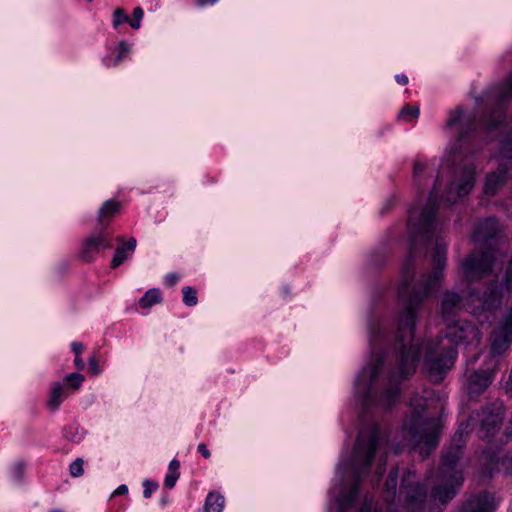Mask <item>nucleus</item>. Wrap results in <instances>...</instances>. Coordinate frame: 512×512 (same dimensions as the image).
I'll use <instances>...</instances> for the list:
<instances>
[{
    "mask_svg": "<svg viewBox=\"0 0 512 512\" xmlns=\"http://www.w3.org/2000/svg\"><path fill=\"white\" fill-rule=\"evenodd\" d=\"M512 342V308L494 329L492 334L491 351L493 354L503 353Z\"/></svg>",
    "mask_w": 512,
    "mask_h": 512,
    "instance_id": "f8f14e48",
    "label": "nucleus"
},
{
    "mask_svg": "<svg viewBox=\"0 0 512 512\" xmlns=\"http://www.w3.org/2000/svg\"><path fill=\"white\" fill-rule=\"evenodd\" d=\"M85 378L78 372L67 375L63 382H53L49 391L47 407L50 411H57L61 403L74 391L82 386Z\"/></svg>",
    "mask_w": 512,
    "mask_h": 512,
    "instance_id": "6e6552de",
    "label": "nucleus"
},
{
    "mask_svg": "<svg viewBox=\"0 0 512 512\" xmlns=\"http://www.w3.org/2000/svg\"><path fill=\"white\" fill-rule=\"evenodd\" d=\"M135 248V238H131L127 242L122 243L121 246L117 247L111 263L112 268L120 266L134 252Z\"/></svg>",
    "mask_w": 512,
    "mask_h": 512,
    "instance_id": "6ab92c4d",
    "label": "nucleus"
},
{
    "mask_svg": "<svg viewBox=\"0 0 512 512\" xmlns=\"http://www.w3.org/2000/svg\"><path fill=\"white\" fill-rule=\"evenodd\" d=\"M123 23H129V16L123 8H116L113 12L112 25L116 29Z\"/></svg>",
    "mask_w": 512,
    "mask_h": 512,
    "instance_id": "393cba45",
    "label": "nucleus"
},
{
    "mask_svg": "<svg viewBox=\"0 0 512 512\" xmlns=\"http://www.w3.org/2000/svg\"><path fill=\"white\" fill-rule=\"evenodd\" d=\"M445 336L454 344L478 345L482 334L474 324L457 320L447 323Z\"/></svg>",
    "mask_w": 512,
    "mask_h": 512,
    "instance_id": "1a4fd4ad",
    "label": "nucleus"
},
{
    "mask_svg": "<svg viewBox=\"0 0 512 512\" xmlns=\"http://www.w3.org/2000/svg\"><path fill=\"white\" fill-rule=\"evenodd\" d=\"M89 371L92 375H98L100 373L98 360L96 359L95 356H91L89 358Z\"/></svg>",
    "mask_w": 512,
    "mask_h": 512,
    "instance_id": "473e14b6",
    "label": "nucleus"
},
{
    "mask_svg": "<svg viewBox=\"0 0 512 512\" xmlns=\"http://www.w3.org/2000/svg\"><path fill=\"white\" fill-rule=\"evenodd\" d=\"M414 471L408 470L402 478V490L406 494L408 505L414 510L422 511L426 499V488L415 482Z\"/></svg>",
    "mask_w": 512,
    "mask_h": 512,
    "instance_id": "9b49d317",
    "label": "nucleus"
},
{
    "mask_svg": "<svg viewBox=\"0 0 512 512\" xmlns=\"http://www.w3.org/2000/svg\"><path fill=\"white\" fill-rule=\"evenodd\" d=\"M470 424L461 423L451 445L442 456L439 475L432 489V497L445 504L457 493L463 483L462 471L458 468L461 450L464 446L463 435L468 433Z\"/></svg>",
    "mask_w": 512,
    "mask_h": 512,
    "instance_id": "20e7f679",
    "label": "nucleus"
},
{
    "mask_svg": "<svg viewBox=\"0 0 512 512\" xmlns=\"http://www.w3.org/2000/svg\"><path fill=\"white\" fill-rule=\"evenodd\" d=\"M197 449L202 454L203 457H205V458H209L210 457V451L207 449L205 444L200 443L198 445Z\"/></svg>",
    "mask_w": 512,
    "mask_h": 512,
    "instance_id": "c9c22d12",
    "label": "nucleus"
},
{
    "mask_svg": "<svg viewBox=\"0 0 512 512\" xmlns=\"http://www.w3.org/2000/svg\"><path fill=\"white\" fill-rule=\"evenodd\" d=\"M499 231V223L494 218H488L480 221L475 229L473 239L475 242L482 243L494 238Z\"/></svg>",
    "mask_w": 512,
    "mask_h": 512,
    "instance_id": "f3484780",
    "label": "nucleus"
},
{
    "mask_svg": "<svg viewBox=\"0 0 512 512\" xmlns=\"http://www.w3.org/2000/svg\"><path fill=\"white\" fill-rule=\"evenodd\" d=\"M225 504L224 497L217 492H210L205 501L206 512H221Z\"/></svg>",
    "mask_w": 512,
    "mask_h": 512,
    "instance_id": "412c9836",
    "label": "nucleus"
},
{
    "mask_svg": "<svg viewBox=\"0 0 512 512\" xmlns=\"http://www.w3.org/2000/svg\"><path fill=\"white\" fill-rule=\"evenodd\" d=\"M218 0H196V4L199 6V7H204V6H207V5H213L217 2Z\"/></svg>",
    "mask_w": 512,
    "mask_h": 512,
    "instance_id": "a19ab883",
    "label": "nucleus"
},
{
    "mask_svg": "<svg viewBox=\"0 0 512 512\" xmlns=\"http://www.w3.org/2000/svg\"><path fill=\"white\" fill-rule=\"evenodd\" d=\"M179 466H180V463L179 461L177 460H172L170 463H169V472H179L178 469H179Z\"/></svg>",
    "mask_w": 512,
    "mask_h": 512,
    "instance_id": "ea45409f",
    "label": "nucleus"
},
{
    "mask_svg": "<svg viewBox=\"0 0 512 512\" xmlns=\"http://www.w3.org/2000/svg\"><path fill=\"white\" fill-rule=\"evenodd\" d=\"M464 307L463 296L453 291H447L443 295L441 314L445 322L454 321V318Z\"/></svg>",
    "mask_w": 512,
    "mask_h": 512,
    "instance_id": "2eb2a0df",
    "label": "nucleus"
},
{
    "mask_svg": "<svg viewBox=\"0 0 512 512\" xmlns=\"http://www.w3.org/2000/svg\"><path fill=\"white\" fill-rule=\"evenodd\" d=\"M419 116V107L418 106H404L400 113L399 118L404 120H409L411 118H417Z\"/></svg>",
    "mask_w": 512,
    "mask_h": 512,
    "instance_id": "a878e982",
    "label": "nucleus"
},
{
    "mask_svg": "<svg viewBox=\"0 0 512 512\" xmlns=\"http://www.w3.org/2000/svg\"><path fill=\"white\" fill-rule=\"evenodd\" d=\"M384 334V330L381 324L376 323L370 326L369 328V341L371 346L374 345L378 336H382Z\"/></svg>",
    "mask_w": 512,
    "mask_h": 512,
    "instance_id": "c85d7f7f",
    "label": "nucleus"
},
{
    "mask_svg": "<svg viewBox=\"0 0 512 512\" xmlns=\"http://www.w3.org/2000/svg\"><path fill=\"white\" fill-rule=\"evenodd\" d=\"M493 262L491 250L474 251L461 263L460 270L467 282H474L491 274Z\"/></svg>",
    "mask_w": 512,
    "mask_h": 512,
    "instance_id": "423d86ee",
    "label": "nucleus"
},
{
    "mask_svg": "<svg viewBox=\"0 0 512 512\" xmlns=\"http://www.w3.org/2000/svg\"><path fill=\"white\" fill-rule=\"evenodd\" d=\"M511 102L512 73L477 98L479 108L490 110L482 122H477L476 114L466 112L461 106L449 111L445 130L453 139L446 149L443 164L454 168V175L448 178L443 171H438L426 206L409 210L408 225L414 235L401 269L398 297L404 308L398 321H415L417 307L439 287L446 265V244L437 236L440 229L436 210L451 206L471 192L476 179L474 137L481 127L489 131L497 129Z\"/></svg>",
    "mask_w": 512,
    "mask_h": 512,
    "instance_id": "f257e3e1",
    "label": "nucleus"
},
{
    "mask_svg": "<svg viewBox=\"0 0 512 512\" xmlns=\"http://www.w3.org/2000/svg\"><path fill=\"white\" fill-rule=\"evenodd\" d=\"M395 80L400 85H406L408 83V77L404 74H397Z\"/></svg>",
    "mask_w": 512,
    "mask_h": 512,
    "instance_id": "4c0bfd02",
    "label": "nucleus"
},
{
    "mask_svg": "<svg viewBox=\"0 0 512 512\" xmlns=\"http://www.w3.org/2000/svg\"><path fill=\"white\" fill-rule=\"evenodd\" d=\"M480 416L481 429L485 432L482 438L493 436L500 428L503 420V408L501 404H493L485 408Z\"/></svg>",
    "mask_w": 512,
    "mask_h": 512,
    "instance_id": "4468645a",
    "label": "nucleus"
},
{
    "mask_svg": "<svg viewBox=\"0 0 512 512\" xmlns=\"http://www.w3.org/2000/svg\"><path fill=\"white\" fill-rule=\"evenodd\" d=\"M385 439L377 424L362 428L351 456L338 466L340 478L337 501L339 512H345L354 505L360 481L369 472L374 459H378L377 481L384 473L386 464Z\"/></svg>",
    "mask_w": 512,
    "mask_h": 512,
    "instance_id": "f03ea898",
    "label": "nucleus"
},
{
    "mask_svg": "<svg viewBox=\"0 0 512 512\" xmlns=\"http://www.w3.org/2000/svg\"><path fill=\"white\" fill-rule=\"evenodd\" d=\"M160 300H161L160 291L158 289H150L140 299L139 304L142 308H149L152 305L159 303Z\"/></svg>",
    "mask_w": 512,
    "mask_h": 512,
    "instance_id": "b1692460",
    "label": "nucleus"
},
{
    "mask_svg": "<svg viewBox=\"0 0 512 512\" xmlns=\"http://www.w3.org/2000/svg\"><path fill=\"white\" fill-rule=\"evenodd\" d=\"M83 473H84L83 460L81 458H77L70 465V474L73 477H79V476L83 475Z\"/></svg>",
    "mask_w": 512,
    "mask_h": 512,
    "instance_id": "c756f323",
    "label": "nucleus"
},
{
    "mask_svg": "<svg viewBox=\"0 0 512 512\" xmlns=\"http://www.w3.org/2000/svg\"><path fill=\"white\" fill-rule=\"evenodd\" d=\"M183 302L187 306H195L197 304L196 291L193 288L189 286L183 288Z\"/></svg>",
    "mask_w": 512,
    "mask_h": 512,
    "instance_id": "bb28decb",
    "label": "nucleus"
},
{
    "mask_svg": "<svg viewBox=\"0 0 512 512\" xmlns=\"http://www.w3.org/2000/svg\"><path fill=\"white\" fill-rule=\"evenodd\" d=\"M120 210V203L115 200H107L100 208L98 213V221L104 226L105 222L116 215Z\"/></svg>",
    "mask_w": 512,
    "mask_h": 512,
    "instance_id": "aec40b11",
    "label": "nucleus"
},
{
    "mask_svg": "<svg viewBox=\"0 0 512 512\" xmlns=\"http://www.w3.org/2000/svg\"><path fill=\"white\" fill-rule=\"evenodd\" d=\"M144 12L141 7H136L133 10V18H129V24L133 29H139L141 26V20L143 18Z\"/></svg>",
    "mask_w": 512,
    "mask_h": 512,
    "instance_id": "cd10ccee",
    "label": "nucleus"
},
{
    "mask_svg": "<svg viewBox=\"0 0 512 512\" xmlns=\"http://www.w3.org/2000/svg\"><path fill=\"white\" fill-rule=\"evenodd\" d=\"M360 512H381V511H378V510L372 511V503L370 501H368L367 499H365V502H364Z\"/></svg>",
    "mask_w": 512,
    "mask_h": 512,
    "instance_id": "e433bc0d",
    "label": "nucleus"
},
{
    "mask_svg": "<svg viewBox=\"0 0 512 512\" xmlns=\"http://www.w3.org/2000/svg\"><path fill=\"white\" fill-rule=\"evenodd\" d=\"M179 279V276L176 273H169L165 277V282L168 286H174Z\"/></svg>",
    "mask_w": 512,
    "mask_h": 512,
    "instance_id": "72a5a7b5",
    "label": "nucleus"
},
{
    "mask_svg": "<svg viewBox=\"0 0 512 512\" xmlns=\"http://www.w3.org/2000/svg\"><path fill=\"white\" fill-rule=\"evenodd\" d=\"M49 512H64V511L61 509H53V510H50Z\"/></svg>",
    "mask_w": 512,
    "mask_h": 512,
    "instance_id": "a18cd8bd",
    "label": "nucleus"
},
{
    "mask_svg": "<svg viewBox=\"0 0 512 512\" xmlns=\"http://www.w3.org/2000/svg\"><path fill=\"white\" fill-rule=\"evenodd\" d=\"M128 492V487L124 484L120 485L115 491L114 495H124Z\"/></svg>",
    "mask_w": 512,
    "mask_h": 512,
    "instance_id": "79ce46f5",
    "label": "nucleus"
},
{
    "mask_svg": "<svg viewBox=\"0 0 512 512\" xmlns=\"http://www.w3.org/2000/svg\"><path fill=\"white\" fill-rule=\"evenodd\" d=\"M502 464H503V466H505V468H506L507 470H510L509 472L511 473V472H512V455H511V456H509V457H507V458H505V459L503 460V463H502Z\"/></svg>",
    "mask_w": 512,
    "mask_h": 512,
    "instance_id": "37998d69",
    "label": "nucleus"
},
{
    "mask_svg": "<svg viewBox=\"0 0 512 512\" xmlns=\"http://www.w3.org/2000/svg\"><path fill=\"white\" fill-rule=\"evenodd\" d=\"M130 52V47L125 41H120L118 44V54L115 58H107L104 60L107 67H115L119 65L126 55Z\"/></svg>",
    "mask_w": 512,
    "mask_h": 512,
    "instance_id": "4be33fe9",
    "label": "nucleus"
},
{
    "mask_svg": "<svg viewBox=\"0 0 512 512\" xmlns=\"http://www.w3.org/2000/svg\"><path fill=\"white\" fill-rule=\"evenodd\" d=\"M467 305L470 307L471 313L478 318L479 323L483 324L490 320L493 311L500 305V295L497 288L492 285L483 296L470 292L467 297Z\"/></svg>",
    "mask_w": 512,
    "mask_h": 512,
    "instance_id": "0eeeda50",
    "label": "nucleus"
},
{
    "mask_svg": "<svg viewBox=\"0 0 512 512\" xmlns=\"http://www.w3.org/2000/svg\"><path fill=\"white\" fill-rule=\"evenodd\" d=\"M512 171V129L506 132L500 142L498 167L486 176L484 195L492 197L504 185Z\"/></svg>",
    "mask_w": 512,
    "mask_h": 512,
    "instance_id": "39448f33",
    "label": "nucleus"
},
{
    "mask_svg": "<svg viewBox=\"0 0 512 512\" xmlns=\"http://www.w3.org/2000/svg\"><path fill=\"white\" fill-rule=\"evenodd\" d=\"M111 247V236L103 227L84 239L79 256L85 262H92L102 249H110Z\"/></svg>",
    "mask_w": 512,
    "mask_h": 512,
    "instance_id": "9d476101",
    "label": "nucleus"
},
{
    "mask_svg": "<svg viewBox=\"0 0 512 512\" xmlns=\"http://www.w3.org/2000/svg\"><path fill=\"white\" fill-rule=\"evenodd\" d=\"M74 365L78 370H83L85 367L83 359L79 356H75Z\"/></svg>",
    "mask_w": 512,
    "mask_h": 512,
    "instance_id": "58836bf2",
    "label": "nucleus"
},
{
    "mask_svg": "<svg viewBox=\"0 0 512 512\" xmlns=\"http://www.w3.org/2000/svg\"><path fill=\"white\" fill-rule=\"evenodd\" d=\"M397 479H398V470L394 469L390 472L386 482H385V490H386V500H393L397 487Z\"/></svg>",
    "mask_w": 512,
    "mask_h": 512,
    "instance_id": "5701e85b",
    "label": "nucleus"
},
{
    "mask_svg": "<svg viewBox=\"0 0 512 512\" xmlns=\"http://www.w3.org/2000/svg\"><path fill=\"white\" fill-rule=\"evenodd\" d=\"M180 476L179 472H168L165 480H164V486L168 489H171L175 486L178 478Z\"/></svg>",
    "mask_w": 512,
    "mask_h": 512,
    "instance_id": "7c9ffc66",
    "label": "nucleus"
},
{
    "mask_svg": "<svg viewBox=\"0 0 512 512\" xmlns=\"http://www.w3.org/2000/svg\"><path fill=\"white\" fill-rule=\"evenodd\" d=\"M435 172V166L415 160L413 169V179L419 188H423L428 184L429 176Z\"/></svg>",
    "mask_w": 512,
    "mask_h": 512,
    "instance_id": "a211bd4d",
    "label": "nucleus"
},
{
    "mask_svg": "<svg viewBox=\"0 0 512 512\" xmlns=\"http://www.w3.org/2000/svg\"><path fill=\"white\" fill-rule=\"evenodd\" d=\"M494 509L493 497L488 493H481L470 498L461 512H493Z\"/></svg>",
    "mask_w": 512,
    "mask_h": 512,
    "instance_id": "dca6fc26",
    "label": "nucleus"
},
{
    "mask_svg": "<svg viewBox=\"0 0 512 512\" xmlns=\"http://www.w3.org/2000/svg\"><path fill=\"white\" fill-rule=\"evenodd\" d=\"M495 369L475 371L468 376L466 389L468 397L472 400L482 394L493 382Z\"/></svg>",
    "mask_w": 512,
    "mask_h": 512,
    "instance_id": "ddd939ff",
    "label": "nucleus"
},
{
    "mask_svg": "<svg viewBox=\"0 0 512 512\" xmlns=\"http://www.w3.org/2000/svg\"><path fill=\"white\" fill-rule=\"evenodd\" d=\"M143 486H144L143 496L145 498H149L152 495V493L158 488V484L156 482H152L149 480H145L143 482Z\"/></svg>",
    "mask_w": 512,
    "mask_h": 512,
    "instance_id": "2f4dec72",
    "label": "nucleus"
},
{
    "mask_svg": "<svg viewBox=\"0 0 512 512\" xmlns=\"http://www.w3.org/2000/svg\"><path fill=\"white\" fill-rule=\"evenodd\" d=\"M428 396H413L410 400L411 415L403 426V436L407 445L419 449L421 454L428 455L437 445L440 421L435 417L424 415V411L433 403L431 393Z\"/></svg>",
    "mask_w": 512,
    "mask_h": 512,
    "instance_id": "7ed1b4c3",
    "label": "nucleus"
},
{
    "mask_svg": "<svg viewBox=\"0 0 512 512\" xmlns=\"http://www.w3.org/2000/svg\"><path fill=\"white\" fill-rule=\"evenodd\" d=\"M71 348L75 355L79 356L84 350V345L81 342H73Z\"/></svg>",
    "mask_w": 512,
    "mask_h": 512,
    "instance_id": "f704fd0d",
    "label": "nucleus"
},
{
    "mask_svg": "<svg viewBox=\"0 0 512 512\" xmlns=\"http://www.w3.org/2000/svg\"><path fill=\"white\" fill-rule=\"evenodd\" d=\"M17 477L20 478L21 477V473H22V469L20 467L17 468Z\"/></svg>",
    "mask_w": 512,
    "mask_h": 512,
    "instance_id": "c03bdc74",
    "label": "nucleus"
}]
</instances>
